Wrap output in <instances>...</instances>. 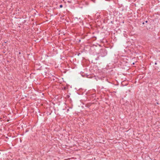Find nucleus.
<instances>
[{"mask_svg":"<svg viewBox=\"0 0 160 160\" xmlns=\"http://www.w3.org/2000/svg\"><path fill=\"white\" fill-rule=\"evenodd\" d=\"M62 5H61L60 6V7L62 8Z\"/></svg>","mask_w":160,"mask_h":160,"instance_id":"f257e3e1","label":"nucleus"},{"mask_svg":"<svg viewBox=\"0 0 160 160\" xmlns=\"http://www.w3.org/2000/svg\"><path fill=\"white\" fill-rule=\"evenodd\" d=\"M145 22H146V23H147V22H148V21H145Z\"/></svg>","mask_w":160,"mask_h":160,"instance_id":"f03ea898","label":"nucleus"},{"mask_svg":"<svg viewBox=\"0 0 160 160\" xmlns=\"http://www.w3.org/2000/svg\"><path fill=\"white\" fill-rule=\"evenodd\" d=\"M142 24H144V22H143V23H142Z\"/></svg>","mask_w":160,"mask_h":160,"instance_id":"7ed1b4c3","label":"nucleus"},{"mask_svg":"<svg viewBox=\"0 0 160 160\" xmlns=\"http://www.w3.org/2000/svg\"><path fill=\"white\" fill-rule=\"evenodd\" d=\"M155 64H157V63H155Z\"/></svg>","mask_w":160,"mask_h":160,"instance_id":"20e7f679","label":"nucleus"}]
</instances>
